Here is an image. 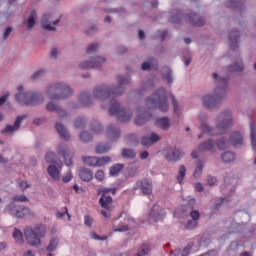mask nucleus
Returning a JSON list of instances; mask_svg holds the SVG:
<instances>
[{
    "instance_id": "c85d7f7f",
    "label": "nucleus",
    "mask_w": 256,
    "mask_h": 256,
    "mask_svg": "<svg viewBox=\"0 0 256 256\" xmlns=\"http://www.w3.org/2000/svg\"><path fill=\"white\" fill-rule=\"evenodd\" d=\"M95 151L98 155H101L103 153H107L108 151H111V145L106 143H98Z\"/></svg>"
},
{
    "instance_id": "49530a36",
    "label": "nucleus",
    "mask_w": 256,
    "mask_h": 256,
    "mask_svg": "<svg viewBox=\"0 0 256 256\" xmlns=\"http://www.w3.org/2000/svg\"><path fill=\"white\" fill-rule=\"evenodd\" d=\"M31 187V184H28L27 181L19 180L18 181V188L20 191H27Z\"/></svg>"
},
{
    "instance_id": "6ab92c4d",
    "label": "nucleus",
    "mask_w": 256,
    "mask_h": 256,
    "mask_svg": "<svg viewBox=\"0 0 256 256\" xmlns=\"http://www.w3.org/2000/svg\"><path fill=\"white\" fill-rule=\"evenodd\" d=\"M55 129L58 135L62 139H64V141H69V139H71V135H69V131H67V128H65V126L61 122L56 123Z\"/></svg>"
},
{
    "instance_id": "aec40b11",
    "label": "nucleus",
    "mask_w": 256,
    "mask_h": 256,
    "mask_svg": "<svg viewBox=\"0 0 256 256\" xmlns=\"http://www.w3.org/2000/svg\"><path fill=\"white\" fill-rule=\"evenodd\" d=\"M155 125L163 131H168L169 127H171V120H169V117L158 118L155 120Z\"/></svg>"
},
{
    "instance_id": "2eb2a0df",
    "label": "nucleus",
    "mask_w": 256,
    "mask_h": 256,
    "mask_svg": "<svg viewBox=\"0 0 256 256\" xmlns=\"http://www.w3.org/2000/svg\"><path fill=\"white\" fill-rule=\"evenodd\" d=\"M229 143H230V145H233V147H242L243 146V135H241L239 131L232 132L230 134Z\"/></svg>"
},
{
    "instance_id": "bf43d9fd",
    "label": "nucleus",
    "mask_w": 256,
    "mask_h": 256,
    "mask_svg": "<svg viewBox=\"0 0 256 256\" xmlns=\"http://www.w3.org/2000/svg\"><path fill=\"white\" fill-rule=\"evenodd\" d=\"M95 179L103 181V179H105V172H103V170H98L95 174Z\"/></svg>"
},
{
    "instance_id": "052dcab7",
    "label": "nucleus",
    "mask_w": 256,
    "mask_h": 256,
    "mask_svg": "<svg viewBox=\"0 0 256 256\" xmlns=\"http://www.w3.org/2000/svg\"><path fill=\"white\" fill-rule=\"evenodd\" d=\"M114 231H115V233H125V232L129 231V226L128 225H122L119 228H115Z\"/></svg>"
},
{
    "instance_id": "b1692460",
    "label": "nucleus",
    "mask_w": 256,
    "mask_h": 256,
    "mask_svg": "<svg viewBox=\"0 0 256 256\" xmlns=\"http://www.w3.org/2000/svg\"><path fill=\"white\" fill-rule=\"evenodd\" d=\"M185 175H187V168L185 165H180L178 169V173L176 175V181L179 185L183 184V180L185 179Z\"/></svg>"
},
{
    "instance_id": "423d86ee",
    "label": "nucleus",
    "mask_w": 256,
    "mask_h": 256,
    "mask_svg": "<svg viewBox=\"0 0 256 256\" xmlns=\"http://www.w3.org/2000/svg\"><path fill=\"white\" fill-rule=\"evenodd\" d=\"M227 97V84L217 86L213 92L208 93L202 97L204 107L207 109H213L220 105L223 99Z\"/></svg>"
},
{
    "instance_id": "3c124183",
    "label": "nucleus",
    "mask_w": 256,
    "mask_h": 256,
    "mask_svg": "<svg viewBox=\"0 0 256 256\" xmlns=\"http://www.w3.org/2000/svg\"><path fill=\"white\" fill-rule=\"evenodd\" d=\"M99 49V45L97 44H90L87 48L88 55L95 53Z\"/></svg>"
},
{
    "instance_id": "9b49d317",
    "label": "nucleus",
    "mask_w": 256,
    "mask_h": 256,
    "mask_svg": "<svg viewBox=\"0 0 256 256\" xmlns=\"http://www.w3.org/2000/svg\"><path fill=\"white\" fill-rule=\"evenodd\" d=\"M136 189H140L143 195L153 194V181L149 178H143L136 182Z\"/></svg>"
},
{
    "instance_id": "7ed1b4c3",
    "label": "nucleus",
    "mask_w": 256,
    "mask_h": 256,
    "mask_svg": "<svg viewBox=\"0 0 256 256\" xmlns=\"http://www.w3.org/2000/svg\"><path fill=\"white\" fill-rule=\"evenodd\" d=\"M26 243L30 247H41V239L47 236V226L45 224H36L34 227L26 226L23 230Z\"/></svg>"
},
{
    "instance_id": "a878e982",
    "label": "nucleus",
    "mask_w": 256,
    "mask_h": 256,
    "mask_svg": "<svg viewBox=\"0 0 256 256\" xmlns=\"http://www.w3.org/2000/svg\"><path fill=\"white\" fill-rule=\"evenodd\" d=\"M199 151H213L215 149V142L213 140L209 139L202 144L199 145L198 147Z\"/></svg>"
},
{
    "instance_id": "338daca9",
    "label": "nucleus",
    "mask_w": 256,
    "mask_h": 256,
    "mask_svg": "<svg viewBox=\"0 0 256 256\" xmlns=\"http://www.w3.org/2000/svg\"><path fill=\"white\" fill-rule=\"evenodd\" d=\"M184 64L186 67H189L191 65V54L184 55Z\"/></svg>"
},
{
    "instance_id": "ddd939ff",
    "label": "nucleus",
    "mask_w": 256,
    "mask_h": 256,
    "mask_svg": "<svg viewBox=\"0 0 256 256\" xmlns=\"http://www.w3.org/2000/svg\"><path fill=\"white\" fill-rule=\"evenodd\" d=\"M56 151L58 155L63 156L64 163L67 166L73 165V160L69 156V146L65 143L58 144Z\"/></svg>"
},
{
    "instance_id": "4d7b16f0",
    "label": "nucleus",
    "mask_w": 256,
    "mask_h": 256,
    "mask_svg": "<svg viewBox=\"0 0 256 256\" xmlns=\"http://www.w3.org/2000/svg\"><path fill=\"white\" fill-rule=\"evenodd\" d=\"M190 217L192 218L193 221H199V217H201V215L199 214V211L197 210H192L190 212Z\"/></svg>"
},
{
    "instance_id": "c756f323",
    "label": "nucleus",
    "mask_w": 256,
    "mask_h": 256,
    "mask_svg": "<svg viewBox=\"0 0 256 256\" xmlns=\"http://www.w3.org/2000/svg\"><path fill=\"white\" fill-rule=\"evenodd\" d=\"M223 163H233L235 161V153L232 151H226L221 155Z\"/></svg>"
},
{
    "instance_id": "a211bd4d",
    "label": "nucleus",
    "mask_w": 256,
    "mask_h": 256,
    "mask_svg": "<svg viewBox=\"0 0 256 256\" xmlns=\"http://www.w3.org/2000/svg\"><path fill=\"white\" fill-rule=\"evenodd\" d=\"M150 219H153V221H161L162 219H165V210L154 206L150 213Z\"/></svg>"
},
{
    "instance_id": "58836bf2",
    "label": "nucleus",
    "mask_w": 256,
    "mask_h": 256,
    "mask_svg": "<svg viewBox=\"0 0 256 256\" xmlns=\"http://www.w3.org/2000/svg\"><path fill=\"white\" fill-rule=\"evenodd\" d=\"M242 70H243V62H241V61L236 62L234 65L229 66V68H228V71L230 73H237Z\"/></svg>"
},
{
    "instance_id": "f3484780",
    "label": "nucleus",
    "mask_w": 256,
    "mask_h": 256,
    "mask_svg": "<svg viewBox=\"0 0 256 256\" xmlns=\"http://www.w3.org/2000/svg\"><path fill=\"white\" fill-rule=\"evenodd\" d=\"M99 204L103 209H106V211H113V197L102 195L99 199Z\"/></svg>"
},
{
    "instance_id": "473e14b6",
    "label": "nucleus",
    "mask_w": 256,
    "mask_h": 256,
    "mask_svg": "<svg viewBox=\"0 0 256 256\" xmlns=\"http://www.w3.org/2000/svg\"><path fill=\"white\" fill-rule=\"evenodd\" d=\"M203 167H205V165H203V162L199 161L196 165L194 172H193V177L195 179L201 178V175H203Z\"/></svg>"
},
{
    "instance_id": "6e6552de",
    "label": "nucleus",
    "mask_w": 256,
    "mask_h": 256,
    "mask_svg": "<svg viewBox=\"0 0 256 256\" xmlns=\"http://www.w3.org/2000/svg\"><path fill=\"white\" fill-rule=\"evenodd\" d=\"M18 93L16 94V100L20 105H36L39 94L35 92H23V87L18 86Z\"/></svg>"
},
{
    "instance_id": "cd10ccee",
    "label": "nucleus",
    "mask_w": 256,
    "mask_h": 256,
    "mask_svg": "<svg viewBox=\"0 0 256 256\" xmlns=\"http://www.w3.org/2000/svg\"><path fill=\"white\" fill-rule=\"evenodd\" d=\"M189 21L192 25H195V27H203V25H205V19L197 17V14H192Z\"/></svg>"
},
{
    "instance_id": "a18cd8bd",
    "label": "nucleus",
    "mask_w": 256,
    "mask_h": 256,
    "mask_svg": "<svg viewBox=\"0 0 256 256\" xmlns=\"http://www.w3.org/2000/svg\"><path fill=\"white\" fill-rule=\"evenodd\" d=\"M153 67V59H148L147 61L142 63L141 69L142 71H149Z\"/></svg>"
},
{
    "instance_id": "f257e3e1",
    "label": "nucleus",
    "mask_w": 256,
    "mask_h": 256,
    "mask_svg": "<svg viewBox=\"0 0 256 256\" xmlns=\"http://www.w3.org/2000/svg\"><path fill=\"white\" fill-rule=\"evenodd\" d=\"M129 83V78L119 76L117 84H113L112 86H100L94 90L92 96L87 92L82 93L79 96V103L81 107H91L93 101H97L98 103H110L108 110L109 115L116 117L120 123H127V121L131 120V117H133L131 110L121 108L119 102L113 100V97L123 95V91H125L124 87L125 85H129Z\"/></svg>"
},
{
    "instance_id": "0eeeda50",
    "label": "nucleus",
    "mask_w": 256,
    "mask_h": 256,
    "mask_svg": "<svg viewBox=\"0 0 256 256\" xmlns=\"http://www.w3.org/2000/svg\"><path fill=\"white\" fill-rule=\"evenodd\" d=\"M4 211L12 215V217H17L18 219H25L27 217H33L35 215L33 210L27 206L17 205L15 203L8 204Z\"/></svg>"
},
{
    "instance_id": "412c9836",
    "label": "nucleus",
    "mask_w": 256,
    "mask_h": 256,
    "mask_svg": "<svg viewBox=\"0 0 256 256\" xmlns=\"http://www.w3.org/2000/svg\"><path fill=\"white\" fill-rule=\"evenodd\" d=\"M47 111H56L59 115V117H67V112L65 110L61 109L59 106H57L55 103H48L46 105Z\"/></svg>"
},
{
    "instance_id": "e2e57ef3",
    "label": "nucleus",
    "mask_w": 256,
    "mask_h": 256,
    "mask_svg": "<svg viewBox=\"0 0 256 256\" xmlns=\"http://www.w3.org/2000/svg\"><path fill=\"white\" fill-rule=\"evenodd\" d=\"M13 31V28L11 26H8L3 33V39L5 41V39L9 38V35H11V32Z\"/></svg>"
},
{
    "instance_id": "c03bdc74",
    "label": "nucleus",
    "mask_w": 256,
    "mask_h": 256,
    "mask_svg": "<svg viewBox=\"0 0 256 256\" xmlns=\"http://www.w3.org/2000/svg\"><path fill=\"white\" fill-rule=\"evenodd\" d=\"M107 163H111V157L104 156L102 158H98V167H103L107 165Z\"/></svg>"
},
{
    "instance_id": "ea45409f",
    "label": "nucleus",
    "mask_w": 256,
    "mask_h": 256,
    "mask_svg": "<svg viewBox=\"0 0 256 256\" xmlns=\"http://www.w3.org/2000/svg\"><path fill=\"white\" fill-rule=\"evenodd\" d=\"M123 170V164H116L110 168V175L112 177H115L116 175H119L121 171Z\"/></svg>"
},
{
    "instance_id": "39448f33",
    "label": "nucleus",
    "mask_w": 256,
    "mask_h": 256,
    "mask_svg": "<svg viewBox=\"0 0 256 256\" xmlns=\"http://www.w3.org/2000/svg\"><path fill=\"white\" fill-rule=\"evenodd\" d=\"M146 105L149 109H159L162 113H167L169 111L167 91L164 88H159L151 97L147 98Z\"/></svg>"
},
{
    "instance_id": "bb28decb",
    "label": "nucleus",
    "mask_w": 256,
    "mask_h": 256,
    "mask_svg": "<svg viewBox=\"0 0 256 256\" xmlns=\"http://www.w3.org/2000/svg\"><path fill=\"white\" fill-rule=\"evenodd\" d=\"M80 179H82V181H91V179H93V173H91V170L87 169V168H82L80 170Z\"/></svg>"
},
{
    "instance_id": "0e129e2a",
    "label": "nucleus",
    "mask_w": 256,
    "mask_h": 256,
    "mask_svg": "<svg viewBox=\"0 0 256 256\" xmlns=\"http://www.w3.org/2000/svg\"><path fill=\"white\" fill-rule=\"evenodd\" d=\"M54 159H55V153L54 152H48L46 154L47 163H53Z\"/></svg>"
},
{
    "instance_id": "de8ad7c7",
    "label": "nucleus",
    "mask_w": 256,
    "mask_h": 256,
    "mask_svg": "<svg viewBox=\"0 0 256 256\" xmlns=\"http://www.w3.org/2000/svg\"><path fill=\"white\" fill-rule=\"evenodd\" d=\"M151 251V247L149 245H144L140 248L137 256H144L147 255Z\"/></svg>"
},
{
    "instance_id": "1a4fd4ad",
    "label": "nucleus",
    "mask_w": 256,
    "mask_h": 256,
    "mask_svg": "<svg viewBox=\"0 0 256 256\" xmlns=\"http://www.w3.org/2000/svg\"><path fill=\"white\" fill-rule=\"evenodd\" d=\"M61 21V17L56 16L55 13H46L41 19L42 29L45 31H57L55 25Z\"/></svg>"
},
{
    "instance_id": "dca6fc26",
    "label": "nucleus",
    "mask_w": 256,
    "mask_h": 256,
    "mask_svg": "<svg viewBox=\"0 0 256 256\" xmlns=\"http://www.w3.org/2000/svg\"><path fill=\"white\" fill-rule=\"evenodd\" d=\"M106 137H108L110 141H117V139L121 137V132L115 125L111 124L108 126Z\"/></svg>"
},
{
    "instance_id": "603ef678",
    "label": "nucleus",
    "mask_w": 256,
    "mask_h": 256,
    "mask_svg": "<svg viewBox=\"0 0 256 256\" xmlns=\"http://www.w3.org/2000/svg\"><path fill=\"white\" fill-rule=\"evenodd\" d=\"M91 238L95 239V241H107V236H100L99 234L92 232Z\"/></svg>"
},
{
    "instance_id": "5701e85b",
    "label": "nucleus",
    "mask_w": 256,
    "mask_h": 256,
    "mask_svg": "<svg viewBox=\"0 0 256 256\" xmlns=\"http://www.w3.org/2000/svg\"><path fill=\"white\" fill-rule=\"evenodd\" d=\"M148 115H147V112H138L135 120H134V123L135 125H138L139 127H141L142 125H145V123H147V119H148Z\"/></svg>"
},
{
    "instance_id": "4468645a",
    "label": "nucleus",
    "mask_w": 256,
    "mask_h": 256,
    "mask_svg": "<svg viewBox=\"0 0 256 256\" xmlns=\"http://www.w3.org/2000/svg\"><path fill=\"white\" fill-rule=\"evenodd\" d=\"M23 119L25 116H18L13 125H7L5 129L2 130V133H15L19 131V127H21V123H23Z\"/></svg>"
},
{
    "instance_id": "6e6d98bb",
    "label": "nucleus",
    "mask_w": 256,
    "mask_h": 256,
    "mask_svg": "<svg viewBox=\"0 0 256 256\" xmlns=\"http://www.w3.org/2000/svg\"><path fill=\"white\" fill-rule=\"evenodd\" d=\"M207 183L210 187L217 185V178L215 176H208Z\"/></svg>"
},
{
    "instance_id": "8fccbe9b",
    "label": "nucleus",
    "mask_w": 256,
    "mask_h": 256,
    "mask_svg": "<svg viewBox=\"0 0 256 256\" xmlns=\"http://www.w3.org/2000/svg\"><path fill=\"white\" fill-rule=\"evenodd\" d=\"M150 141L152 142V145H155V143L161 141V136L155 132H152L150 135Z\"/></svg>"
},
{
    "instance_id": "f704fd0d",
    "label": "nucleus",
    "mask_w": 256,
    "mask_h": 256,
    "mask_svg": "<svg viewBox=\"0 0 256 256\" xmlns=\"http://www.w3.org/2000/svg\"><path fill=\"white\" fill-rule=\"evenodd\" d=\"M57 247H59V238H57V237L51 238V240L47 246V251L53 252V251H55V249H57Z\"/></svg>"
},
{
    "instance_id": "4be33fe9",
    "label": "nucleus",
    "mask_w": 256,
    "mask_h": 256,
    "mask_svg": "<svg viewBox=\"0 0 256 256\" xmlns=\"http://www.w3.org/2000/svg\"><path fill=\"white\" fill-rule=\"evenodd\" d=\"M48 174L54 181H59L61 179V175L59 174V169H57V166L55 165H50L48 166Z\"/></svg>"
},
{
    "instance_id": "2f4dec72",
    "label": "nucleus",
    "mask_w": 256,
    "mask_h": 256,
    "mask_svg": "<svg viewBox=\"0 0 256 256\" xmlns=\"http://www.w3.org/2000/svg\"><path fill=\"white\" fill-rule=\"evenodd\" d=\"M122 157L125 159H135L137 157V153H135V150L124 148L122 149Z\"/></svg>"
},
{
    "instance_id": "393cba45",
    "label": "nucleus",
    "mask_w": 256,
    "mask_h": 256,
    "mask_svg": "<svg viewBox=\"0 0 256 256\" xmlns=\"http://www.w3.org/2000/svg\"><path fill=\"white\" fill-rule=\"evenodd\" d=\"M82 161H83L84 165H88V167H99L98 166V157L83 156Z\"/></svg>"
},
{
    "instance_id": "f03ea898",
    "label": "nucleus",
    "mask_w": 256,
    "mask_h": 256,
    "mask_svg": "<svg viewBox=\"0 0 256 256\" xmlns=\"http://www.w3.org/2000/svg\"><path fill=\"white\" fill-rule=\"evenodd\" d=\"M198 119L201 123V130L203 133H209V135H223V133L227 132L229 127H233V118L231 117V112L229 111L222 112L218 116V123L215 129H212L207 125V115L200 114Z\"/></svg>"
},
{
    "instance_id": "774afa93",
    "label": "nucleus",
    "mask_w": 256,
    "mask_h": 256,
    "mask_svg": "<svg viewBox=\"0 0 256 256\" xmlns=\"http://www.w3.org/2000/svg\"><path fill=\"white\" fill-rule=\"evenodd\" d=\"M191 247H193V245H188L186 246L183 251H182V256H187L189 255L190 251H191Z\"/></svg>"
},
{
    "instance_id": "79ce46f5",
    "label": "nucleus",
    "mask_w": 256,
    "mask_h": 256,
    "mask_svg": "<svg viewBox=\"0 0 256 256\" xmlns=\"http://www.w3.org/2000/svg\"><path fill=\"white\" fill-rule=\"evenodd\" d=\"M102 132H103V127L101 126V124L97 123L92 125L91 127L92 135H101Z\"/></svg>"
},
{
    "instance_id": "09e8293b",
    "label": "nucleus",
    "mask_w": 256,
    "mask_h": 256,
    "mask_svg": "<svg viewBox=\"0 0 256 256\" xmlns=\"http://www.w3.org/2000/svg\"><path fill=\"white\" fill-rule=\"evenodd\" d=\"M141 145H143V147H151L153 142H151L150 136H144L141 140Z\"/></svg>"
},
{
    "instance_id": "5fc2aeb1",
    "label": "nucleus",
    "mask_w": 256,
    "mask_h": 256,
    "mask_svg": "<svg viewBox=\"0 0 256 256\" xmlns=\"http://www.w3.org/2000/svg\"><path fill=\"white\" fill-rule=\"evenodd\" d=\"M73 179V173H71V170H69L63 177L62 181L63 183H69Z\"/></svg>"
},
{
    "instance_id": "9d476101",
    "label": "nucleus",
    "mask_w": 256,
    "mask_h": 256,
    "mask_svg": "<svg viewBox=\"0 0 256 256\" xmlns=\"http://www.w3.org/2000/svg\"><path fill=\"white\" fill-rule=\"evenodd\" d=\"M106 59L101 56H95L90 60H85L79 64L80 69H99L103 63H105Z\"/></svg>"
},
{
    "instance_id": "f8f14e48",
    "label": "nucleus",
    "mask_w": 256,
    "mask_h": 256,
    "mask_svg": "<svg viewBox=\"0 0 256 256\" xmlns=\"http://www.w3.org/2000/svg\"><path fill=\"white\" fill-rule=\"evenodd\" d=\"M184 155L185 153H183L181 149L176 147H170L166 149L165 159H167V161L175 163V161H179Z\"/></svg>"
},
{
    "instance_id": "e433bc0d",
    "label": "nucleus",
    "mask_w": 256,
    "mask_h": 256,
    "mask_svg": "<svg viewBox=\"0 0 256 256\" xmlns=\"http://www.w3.org/2000/svg\"><path fill=\"white\" fill-rule=\"evenodd\" d=\"M12 235H13L16 243H18V245H23L24 240H23V233L21 232V230L15 228Z\"/></svg>"
},
{
    "instance_id": "37998d69",
    "label": "nucleus",
    "mask_w": 256,
    "mask_h": 256,
    "mask_svg": "<svg viewBox=\"0 0 256 256\" xmlns=\"http://www.w3.org/2000/svg\"><path fill=\"white\" fill-rule=\"evenodd\" d=\"M75 129H83L85 127V118H77L74 121Z\"/></svg>"
},
{
    "instance_id": "13d9d810",
    "label": "nucleus",
    "mask_w": 256,
    "mask_h": 256,
    "mask_svg": "<svg viewBox=\"0 0 256 256\" xmlns=\"http://www.w3.org/2000/svg\"><path fill=\"white\" fill-rule=\"evenodd\" d=\"M171 99H172V105H173L174 111H175L176 113H179V111L181 110V108L179 107V103H178L177 100L175 99V96H172Z\"/></svg>"
},
{
    "instance_id": "7c9ffc66",
    "label": "nucleus",
    "mask_w": 256,
    "mask_h": 256,
    "mask_svg": "<svg viewBox=\"0 0 256 256\" xmlns=\"http://www.w3.org/2000/svg\"><path fill=\"white\" fill-rule=\"evenodd\" d=\"M237 39H239V32L238 31L231 32L229 36L231 49H237Z\"/></svg>"
},
{
    "instance_id": "864d4df0",
    "label": "nucleus",
    "mask_w": 256,
    "mask_h": 256,
    "mask_svg": "<svg viewBox=\"0 0 256 256\" xmlns=\"http://www.w3.org/2000/svg\"><path fill=\"white\" fill-rule=\"evenodd\" d=\"M198 223L195 220H188L187 224L185 225V229L191 230L197 227Z\"/></svg>"
},
{
    "instance_id": "c9c22d12",
    "label": "nucleus",
    "mask_w": 256,
    "mask_h": 256,
    "mask_svg": "<svg viewBox=\"0 0 256 256\" xmlns=\"http://www.w3.org/2000/svg\"><path fill=\"white\" fill-rule=\"evenodd\" d=\"M216 145H217L218 149L223 151L225 149H229V145H231V143L229 141L225 140V138H220L216 142Z\"/></svg>"
},
{
    "instance_id": "680f3d73",
    "label": "nucleus",
    "mask_w": 256,
    "mask_h": 256,
    "mask_svg": "<svg viewBox=\"0 0 256 256\" xmlns=\"http://www.w3.org/2000/svg\"><path fill=\"white\" fill-rule=\"evenodd\" d=\"M84 225H86V227H91L93 225V219L91 218V216L86 215L84 217Z\"/></svg>"
},
{
    "instance_id": "20e7f679",
    "label": "nucleus",
    "mask_w": 256,
    "mask_h": 256,
    "mask_svg": "<svg viewBox=\"0 0 256 256\" xmlns=\"http://www.w3.org/2000/svg\"><path fill=\"white\" fill-rule=\"evenodd\" d=\"M46 87V97L51 100L67 99L73 95V90L65 82H51Z\"/></svg>"
},
{
    "instance_id": "69168bd1",
    "label": "nucleus",
    "mask_w": 256,
    "mask_h": 256,
    "mask_svg": "<svg viewBox=\"0 0 256 256\" xmlns=\"http://www.w3.org/2000/svg\"><path fill=\"white\" fill-rule=\"evenodd\" d=\"M164 79L169 85L173 83V76H171V71H168V73L164 75Z\"/></svg>"
},
{
    "instance_id": "72a5a7b5",
    "label": "nucleus",
    "mask_w": 256,
    "mask_h": 256,
    "mask_svg": "<svg viewBox=\"0 0 256 256\" xmlns=\"http://www.w3.org/2000/svg\"><path fill=\"white\" fill-rule=\"evenodd\" d=\"M37 19V12L33 10L28 17L27 27L33 29L35 27V20Z\"/></svg>"
},
{
    "instance_id": "a19ab883",
    "label": "nucleus",
    "mask_w": 256,
    "mask_h": 256,
    "mask_svg": "<svg viewBox=\"0 0 256 256\" xmlns=\"http://www.w3.org/2000/svg\"><path fill=\"white\" fill-rule=\"evenodd\" d=\"M12 201H14L15 203H29V198L26 197L24 194L15 195L12 197Z\"/></svg>"
},
{
    "instance_id": "4c0bfd02",
    "label": "nucleus",
    "mask_w": 256,
    "mask_h": 256,
    "mask_svg": "<svg viewBox=\"0 0 256 256\" xmlns=\"http://www.w3.org/2000/svg\"><path fill=\"white\" fill-rule=\"evenodd\" d=\"M79 138L82 143H89V141H93V135L87 131H82L79 135Z\"/></svg>"
}]
</instances>
